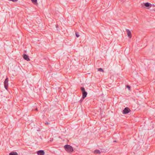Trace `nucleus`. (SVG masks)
<instances>
[{"label":"nucleus","mask_w":155,"mask_h":155,"mask_svg":"<svg viewBox=\"0 0 155 155\" xmlns=\"http://www.w3.org/2000/svg\"><path fill=\"white\" fill-rule=\"evenodd\" d=\"M81 89L82 93V97L84 99L86 97L87 95V93L85 91V89L84 87H81Z\"/></svg>","instance_id":"2"},{"label":"nucleus","mask_w":155,"mask_h":155,"mask_svg":"<svg viewBox=\"0 0 155 155\" xmlns=\"http://www.w3.org/2000/svg\"><path fill=\"white\" fill-rule=\"evenodd\" d=\"M76 36L77 37H78L79 36V35L78 32H76L75 33Z\"/></svg>","instance_id":"13"},{"label":"nucleus","mask_w":155,"mask_h":155,"mask_svg":"<svg viewBox=\"0 0 155 155\" xmlns=\"http://www.w3.org/2000/svg\"><path fill=\"white\" fill-rule=\"evenodd\" d=\"M35 110H37V108H36L35 109Z\"/></svg>","instance_id":"17"},{"label":"nucleus","mask_w":155,"mask_h":155,"mask_svg":"<svg viewBox=\"0 0 155 155\" xmlns=\"http://www.w3.org/2000/svg\"><path fill=\"white\" fill-rule=\"evenodd\" d=\"M23 58L25 60H27L28 61H29L30 60V59L29 58L28 56L26 54H24Z\"/></svg>","instance_id":"6"},{"label":"nucleus","mask_w":155,"mask_h":155,"mask_svg":"<svg viewBox=\"0 0 155 155\" xmlns=\"http://www.w3.org/2000/svg\"><path fill=\"white\" fill-rule=\"evenodd\" d=\"M114 142H116V140H114Z\"/></svg>","instance_id":"18"},{"label":"nucleus","mask_w":155,"mask_h":155,"mask_svg":"<svg viewBox=\"0 0 155 155\" xmlns=\"http://www.w3.org/2000/svg\"><path fill=\"white\" fill-rule=\"evenodd\" d=\"M64 147L65 150L68 153H72L74 150L73 147L70 145H65Z\"/></svg>","instance_id":"1"},{"label":"nucleus","mask_w":155,"mask_h":155,"mask_svg":"<svg viewBox=\"0 0 155 155\" xmlns=\"http://www.w3.org/2000/svg\"><path fill=\"white\" fill-rule=\"evenodd\" d=\"M8 79L7 78L5 79L4 82V87L5 89L6 90L7 89V88L8 86Z\"/></svg>","instance_id":"3"},{"label":"nucleus","mask_w":155,"mask_h":155,"mask_svg":"<svg viewBox=\"0 0 155 155\" xmlns=\"http://www.w3.org/2000/svg\"><path fill=\"white\" fill-rule=\"evenodd\" d=\"M94 153H100V151L98 150H96L94 151Z\"/></svg>","instance_id":"11"},{"label":"nucleus","mask_w":155,"mask_h":155,"mask_svg":"<svg viewBox=\"0 0 155 155\" xmlns=\"http://www.w3.org/2000/svg\"><path fill=\"white\" fill-rule=\"evenodd\" d=\"M37 153L38 155H44L45 152L44 150H39L37 151Z\"/></svg>","instance_id":"5"},{"label":"nucleus","mask_w":155,"mask_h":155,"mask_svg":"<svg viewBox=\"0 0 155 155\" xmlns=\"http://www.w3.org/2000/svg\"><path fill=\"white\" fill-rule=\"evenodd\" d=\"M83 100L82 99H81L80 101V102L81 103L82 101Z\"/></svg>","instance_id":"16"},{"label":"nucleus","mask_w":155,"mask_h":155,"mask_svg":"<svg viewBox=\"0 0 155 155\" xmlns=\"http://www.w3.org/2000/svg\"><path fill=\"white\" fill-rule=\"evenodd\" d=\"M9 155H18L16 152H12L9 153Z\"/></svg>","instance_id":"9"},{"label":"nucleus","mask_w":155,"mask_h":155,"mask_svg":"<svg viewBox=\"0 0 155 155\" xmlns=\"http://www.w3.org/2000/svg\"><path fill=\"white\" fill-rule=\"evenodd\" d=\"M97 69H98V71H101V72H103L104 71V70L102 68H99Z\"/></svg>","instance_id":"12"},{"label":"nucleus","mask_w":155,"mask_h":155,"mask_svg":"<svg viewBox=\"0 0 155 155\" xmlns=\"http://www.w3.org/2000/svg\"><path fill=\"white\" fill-rule=\"evenodd\" d=\"M126 31L127 32V36L128 37H129L130 38H131V33L130 31L129 30H128V29H127L126 30Z\"/></svg>","instance_id":"7"},{"label":"nucleus","mask_w":155,"mask_h":155,"mask_svg":"<svg viewBox=\"0 0 155 155\" xmlns=\"http://www.w3.org/2000/svg\"><path fill=\"white\" fill-rule=\"evenodd\" d=\"M127 87L129 89V90H130V86L129 85H127Z\"/></svg>","instance_id":"14"},{"label":"nucleus","mask_w":155,"mask_h":155,"mask_svg":"<svg viewBox=\"0 0 155 155\" xmlns=\"http://www.w3.org/2000/svg\"><path fill=\"white\" fill-rule=\"evenodd\" d=\"M143 4H144L145 6L146 7H148L150 6H151L152 5L150 3H148V2L143 3Z\"/></svg>","instance_id":"8"},{"label":"nucleus","mask_w":155,"mask_h":155,"mask_svg":"<svg viewBox=\"0 0 155 155\" xmlns=\"http://www.w3.org/2000/svg\"><path fill=\"white\" fill-rule=\"evenodd\" d=\"M130 111V110L128 107L125 108L123 110V113L124 114H127L129 113Z\"/></svg>","instance_id":"4"},{"label":"nucleus","mask_w":155,"mask_h":155,"mask_svg":"<svg viewBox=\"0 0 155 155\" xmlns=\"http://www.w3.org/2000/svg\"><path fill=\"white\" fill-rule=\"evenodd\" d=\"M32 3H33L35 5H37L38 3L37 2V0H31Z\"/></svg>","instance_id":"10"},{"label":"nucleus","mask_w":155,"mask_h":155,"mask_svg":"<svg viewBox=\"0 0 155 155\" xmlns=\"http://www.w3.org/2000/svg\"><path fill=\"white\" fill-rule=\"evenodd\" d=\"M45 124L46 125H47V124L48 125V124H49V123L48 122H46V123H45Z\"/></svg>","instance_id":"15"}]
</instances>
